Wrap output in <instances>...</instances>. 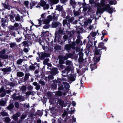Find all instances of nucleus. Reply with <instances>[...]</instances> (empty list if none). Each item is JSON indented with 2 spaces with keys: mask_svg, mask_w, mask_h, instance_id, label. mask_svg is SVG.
<instances>
[{
  "mask_svg": "<svg viewBox=\"0 0 123 123\" xmlns=\"http://www.w3.org/2000/svg\"><path fill=\"white\" fill-rule=\"evenodd\" d=\"M30 43L31 44V42L30 41V40L27 41H25L23 42L22 44H23V46L25 47H28L29 45L28 43Z\"/></svg>",
  "mask_w": 123,
  "mask_h": 123,
  "instance_id": "nucleus-16",
  "label": "nucleus"
},
{
  "mask_svg": "<svg viewBox=\"0 0 123 123\" xmlns=\"http://www.w3.org/2000/svg\"><path fill=\"white\" fill-rule=\"evenodd\" d=\"M14 105L15 107L17 109H18L19 107V103L17 102H15Z\"/></svg>",
  "mask_w": 123,
  "mask_h": 123,
  "instance_id": "nucleus-45",
  "label": "nucleus"
},
{
  "mask_svg": "<svg viewBox=\"0 0 123 123\" xmlns=\"http://www.w3.org/2000/svg\"><path fill=\"white\" fill-rule=\"evenodd\" d=\"M49 35V31H46L44 32V31H42L41 32V37H48Z\"/></svg>",
  "mask_w": 123,
  "mask_h": 123,
  "instance_id": "nucleus-13",
  "label": "nucleus"
},
{
  "mask_svg": "<svg viewBox=\"0 0 123 123\" xmlns=\"http://www.w3.org/2000/svg\"><path fill=\"white\" fill-rule=\"evenodd\" d=\"M78 62H83V57H79L78 59Z\"/></svg>",
  "mask_w": 123,
  "mask_h": 123,
  "instance_id": "nucleus-58",
  "label": "nucleus"
},
{
  "mask_svg": "<svg viewBox=\"0 0 123 123\" xmlns=\"http://www.w3.org/2000/svg\"><path fill=\"white\" fill-rule=\"evenodd\" d=\"M64 61L63 59H60L59 61V64H63L64 63Z\"/></svg>",
  "mask_w": 123,
  "mask_h": 123,
  "instance_id": "nucleus-55",
  "label": "nucleus"
},
{
  "mask_svg": "<svg viewBox=\"0 0 123 123\" xmlns=\"http://www.w3.org/2000/svg\"><path fill=\"white\" fill-rule=\"evenodd\" d=\"M62 24L59 22H53L52 24V27L53 28H56L57 27H60V26H61Z\"/></svg>",
  "mask_w": 123,
  "mask_h": 123,
  "instance_id": "nucleus-14",
  "label": "nucleus"
},
{
  "mask_svg": "<svg viewBox=\"0 0 123 123\" xmlns=\"http://www.w3.org/2000/svg\"><path fill=\"white\" fill-rule=\"evenodd\" d=\"M78 54L79 56V57H83L84 54L82 52H80L78 53Z\"/></svg>",
  "mask_w": 123,
  "mask_h": 123,
  "instance_id": "nucleus-59",
  "label": "nucleus"
},
{
  "mask_svg": "<svg viewBox=\"0 0 123 123\" xmlns=\"http://www.w3.org/2000/svg\"><path fill=\"white\" fill-rule=\"evenodd\" d=\"M49 24H45L43 26V28L44 29H47L50 27Z\"/></svg>",
  "mask_w": 123,
  "mask_h": 123,
  "instance_id": "nucleus-56",
  "label": "nucleus"
},
{
  "mask_svg": "<svg viewBox=\"0 0 123 123\" xmlns=\"http://www.w3.org/2000/svg\"><path fill=\"white\" fill-rule=\"evenodd\" d=\"M17 94L15 93L12 95V98L14 100H19L20 96H16Z\"/></svg>",
  "mask_w": 123,
  "mask_h": 123,
  "instance_id": "nucleus-21",
  "label": "nucleus"
},
{
  "mask_svg": "<svg viewBox=\"0 0 123 123\" xmlns=\"http://www.w3.org/2000/svg\"><path fill=\"white\" fill-rule=\"evenodd\" d=\"M63 84L64 85V88L68 90L69 89L70 87V85L68 83L66 82H64Z\"/></svg>",
  "mask_w": 123,
  "mask_h": 123,
  "instance_id": "nucleus-24",
  "label": "nucleus"
},
{
  "mask_svg": "<svg viewBox=\"0 0 123 123\" xmlns=\"http://www.w3.org/2000/svg\"><path fill=\"white\" fill-rule=\"evenodd\" d=\"M47 19L50 22L51 21L52 19V16L51 15L48 16H47Z\"/></svg>",
  "mask_w": 123,
  "mask_h": 123,
  "instance_id": "nucleus-52",
  "label": "nucleus"
},
{
  "mask_svg": "<svg viewBox=\"0 0 123 123\" xmlns=\"http://www.w3.org/2000/svg\"><path fill=\"white\" fill-rule=\"evenodd\" d=\"M62 79L60 78H57V83H58V86H59V85H62Z\"/></svg>",
  "mask_w": 123,
  "mask_h": 123,
  "instance_id": "nucleus-36",
  "label": "nucleus"
},
{
  "mask_svg": "<svg viewBox=\"0 0 123 123\" xmlns=\"http://www.w3.org/2000/svg\"><path fill=\"white\" fill-rule=\"evenodd\" d=\"M56 94L57 97L61 96L62 95V92L60 91H59L56 92Z\"/></svg>",
  "mask_w": 123,
  "mask_h": 123,
  "instance_id": "nucleus-38",
  "label": "nucleus"
},
{
  "mask_svg": "<svg viewBox=\"0 0 123 123\" xmlns=\"http://www.w3.org/2000/svg\"><path fill=\"white\" fill-rule=\"evenodd\" d=\"M9 16L10 17V19L11 20V21L12 22H14L15 20L13 19L14 17V14H13V15H12L10 14Z\"/></svg>",
  "mask_w": 123,
  "mask_h": 123,
  "instance_id": "nucleus-47",
  "label": "nucleus"
},
{
  "mask_svg": "<svg viewBox=\"0 0 123 123\" xmlns=\"http://www.w3.org/2000/svg\"><path fill=\"white\" fill-rule=\"evenodd\" d=\"M63 85H61L60 86H59L58 87V90L59 91L62 90L63 89Z\"/></svg>",
  "mask_w": 123,
  "mask_h": 123,
  "instance_id": "nucleus-63",
  "label": "nucleus"
},
{
  "mask_svg": "<svg viewBox=\"0 0 123 123\" xmlns=\"http://www.w3.org/2000/svg\"><path fill=\"white\" fill-rule=\"evenodd\" d=\"M39 83L42 85H45V82L41 80H40L39 81Z\"/></svg>",
  "mask_w": 123,
  "mask_h": 123,
  "instance_id": "nucleus-62",
  "label": "nucleus"
},
{
  "mask_svg": "<svg viewBox=\"0 0 123 123\" xmlns=\"http://www.w3.org/2000/svg\"><path fill=\"white\" fill-rule=\"evenodd\" d=\"M26 89V87L25 86H23L21 87V90L22 91H25Z\"/></svg>",
  "mask_w": 123,
  "mask_h": 123,
  "instance_id": "nucleus-50",
  "label": "nucleus"
},
{
  "mask_svg": "<svg viewBox=\"0 0 123 123\" xmlns=\"http://www.w3.org/2000/svg\"><path fill=\"white\" fill-rule=\"evenodd\" d=\"M14 106L13 103H11L7 107V108L8 110H10L12 109L14 107Z\"/></svg>",
  "mask_w": 123,
  "mask_h": 123,
  "instance_id": "nucleus-27",
  "label": "nucleus"
},
{
  "mask_svg": "<svg viewBox=\"0 0 123 123\" xmlns=\"http://www.w3.org/2000/svg\"><path fill=\"white\" fill-rule=\"evenodd\" d=\"M49 1L50 2L54 5L58 3L59 2V0H49Z\"/></svg>",
  "mask_w": 123,
  "mask_h": 123,
  "instance_id": "nucleus-29",
  "label": "nucleus"
},
{
  "mask_svg": "<svg viewBox=\"0 0 123 123\" xmlns=\"http://www.w3.org/2000/svg\"><path fill=\"white\" fill-rule=\"evenodd\" d=\"M37 38V37L34 33L31 34H28V39L29 40H32L31 37H32V39L34 40V37Z\"/></svg>",
  "mask_w": 123,
  "mask_h": 123,
  "instance_id": "nucleus-17",
  "label": "nucleus"
},
{
  "mask_svg": "<svg viewBox=\"0 0 123 123\" xmlns=\"http://www.w3.org/2000/svg\"><path fill=\"white\" fill-rule=\"evenodd\" d=\"M8 85L10 86L13 87L15 86V84L14 82H10L9 83Z\"/></svg>",
  "mask_w": 123,
  "mask_h": 123,
  "instance_id": "nucleus-60",
  "label": "nucleus"
},
{
  "mask_svg": "<svg viewBox=\"0 0 123 123\" xmlns=\"http://www.w3.org/2000/svg\"><path fill=\"white\" fill-rule=\"evenodd\" d=\"M2 70L5 73H7L8 72H11L12 71V69L11 67H9L8 68H2Z\"/></svg>",
  "mask_w": 123,
  "mask_h": 123,
  "instance_id": "nucleus-19",
  "label": "nucleus"
},
{
  "mask_svg": "<svg viewBox=\"0 0 123 123\" xmlns=\"http://www.w3.org/2000/svg\"><path fill=\"white\" fill-rule=\"evenodd\" d=\"M76 45L75 42L73 41L72 42V44L69 43L66 44L65 46L64 49L67 51L69 52L72 48L73 49H75Z\"/></svg>",
  "mask_w": 123,
  "mask_h": 123,
  "instance_id": "nucleus-1",
  "label": "nucleus"
},
{
  "mask_svg": "<svg viewBox=\"0 0 123 123\" xmlns=\"http://www.w3.org/2000/svg\"><path fill=\"white\" fill-rule=\"evenodd\" d=\"M61 49V46L59 45H55L54 47V49L55 51L59 50H60Z\"/></svg>",
  "mask_w": 123,
  "mask_h": 123,
  "instance_id": "nucleus-33",
  "label": "nucleus"
},
{
  "mask_svg": "<svg viewBox=\"0 0 123 123\" xmlns=\"http://www.w3.org/2000/svg\"><path fill=\"white\" fill-rule=\"evenodd\" d=\"M2 4L3 5L4 7L6 9L10 10V6L8 4H7L6 3V2L4 3H2Z\"/></svg>",
  "mask_w": 123,
  "mask_h": 123,
  "instance_id": "nucleus-23",
  "label": "nucleus"
},
{
  "mask_svg": "<svg viewBox=\"0 0 123 123\" xmlns=\"http://www.w3.org/2000/svg\"><path fill=\"white\" fill-rule=\"evenodd\" d=\"M6 53V50L5 49H3L0 51V58L3 59H7L9 57V56L6 54H5Z\"/></svg>",
  "mask_w": 123,
  "mask_h": 123,
  "instance_id": "nucleus-4",
  "label": "nucleus"
},
{
  "mask_svg": "<svg viewBox=\"0 0 123 123\" xmlns=\"http://www.w3.org/2000/svg\"><path fill=\"white\" fill-rule=\"evenodd\" d=\"M95 5L97 7V11L96 12V14L97 13L102 14L105 11V6L102 8L99 3H96Z\"/></svg>",
  "mask_w": 123,
  "mask_h": 123,
  "instance_id": "nucleus-2",
  "label": "nucleus"
},
{
  "mask_svg": "<svg viewBox=\"0 0 123 123\" xmlns=\"http://www.w3.org/2000/svg\"><path fill=\"white\" fill-rule=\"evenodd\" d=\"M97 42V40L95 41L94 42V45L95 48L94 54L96 55H99L101 56L102 52L103 51L97 48V45H96Z\"/></svg>",
  "mask_w": 123,
  "mask_h": 123,
  "instance_id": "nucleus-3",
  "label": "nucleus"
},
{
  "mask_svg": "<svg viewBox=\"0 0 123 123\" xmlns=\"http://www.w3.org/2000/svg\"><path fill=\"white\" fill-rule=\"evenodd\" d=\"M29 2L28 1H25L24 2V4L26 7H28Z\"/></svg>",
  "mask_w": 123,
  "mask_h": 123,
  "instance_id": "nucleus-54",
  "label": "nucleus"
},
{
  "mask_svg": "<svg viewBox=\"0 0 123 123\" xmlns=\"http://www.w3.org/2000/svg\"><path fill=\"white\" fill-rule=\"evenodd\" d=\"M104 45L105 43H104L100 42L98 44V46L97 45V47L102 50H103V51H105L106 50L107 48L104 46Z\"/></svg>",
  "mask_w": 123,
  "mask_h": 123,
  "instance_id": "nucleus-5",
  "label": "nucleus"
},
{
  "mask_svg": "<svg viewBox=\"0 0 123 123\" xmlns=\"http://www.w3.org/2000/svg\"><path fill=\"white\" fill-rule=\"evenodd\" d=\"M40 54L41 56L40 57V59L41 60H44L45 57H48L50 55L49 54L45 52H41Z\"/></svg>",
  "mask_w": 123,
  "mask_h": 123,
  "instance_id": "nucleus-9",
  "label": "nucleus"
},
{
  "mask_svg": "<svg viewBox=\"0 0 123 123\" xmlns=\"http://www.w3.org/2000/svg\"><path fill=\"white\" fill-rule=\"evenodd\" d=\"M62 23L63 26H65L66 25L68 26L69 25H70L68 23V20L67 19L63 20L62 22Z\"/></svg>",
  "mask_w": 123,
  "mask_h": 123,
  "instance_id": "nucleus-31",
  "label": "nucleus"
},
{
  "mask_svg": "<svg viewBox=\"0 0 123 123\" xmlns=\"http://www.w3.org/2000/svg\"><path fill=\"white\" fill-rule=\"evenodd\" d=\"M56 8L59 11H61L62 9V6L60 5L56 6Z\"/></svg>",
  "mask_w": 123,
  "mask_h": 123,
  "instance_id": "nucleus-40",
  "label": "nucleus"
},
{
  "mask_svg": "<svg viewBox=\"0 0 123 123\" xmlns=\"http://www.w3.org/2000/svg\"><path fill=\"white\" fill-rule=\"evenodd\" d=\"M49 69L51 70V71H49V72L51 75H55L58 74L59 72L58 70V69L56 68H53L52 69L50 68Z\"/></svg>",
  "mask_w": 123,
  "mask_h": 123,
  "instance_id": "nucleus-10",
  "label": "nucleus"
},
{
  "mask_svg": "<svg viewBox=\"0 0 123 123\" xmlns=\"http://www.w3.org/2000/svg\"><path fill=\"white\" fill-rule=\"evenodd\" d=\"M102 35L103 36L104 35V36H105V35L107 34V32L105 30H103L102 31Z\"/></svg>",
  "mask_w": 123,
  "mask_h": 123,
  "instance_id": "nucleus-61",
  "label": "nucleus"
},
{
  "mask_svg": "<svg viewBox=\"0 0 123 123\" xmlns=\"http://www.w3.org/2000/svg\"><path fill=\"white\" fill-rule=\"evenodd\" d=\"M74 19V18L73 17H72L70 18H69L68 20V23L70 25V23H71V24H77L78 22V20H76L74 21H73Z\"/></svg>",
  "mask_w": 123,
  "mask_h": 123,
  "instance_id": "nucleus-11",
  "label": "nucleus"
},
{
  "mask_svg": "<svg viewBox=\"0 0 123 123\" xmlns=\"http://www.w3.org/2000/svg\"><path fill=\"white\" fill-rule=\"evenodd\" d=\"M68 36L67 35H64L63 36V38L64 42L66 41L68 39Z\"/></svg>",
  "mask_w": 123,
  "mask_h": 123,
  "instance_id": "nucleus-53",
  "label": "nucleus"
},
{
  "mask_svg": "<svg viewBox=\"0 0 123 123\" xmlns=\"http://www.w3.org/2000/svg\"><path fill=\"white\" fill-rule=\"evenodd\" d=\"M3 116H6L8 115V114L6 112L2 111L0 113Z\"/></svg>",
  "mask_w": 123,
  "mask_h": 123,
  "instance_id": "nucleus-41",
  "label": "nucleus"
},
{
  "mask_svg": "<svg viewBox=\"0 0 123 123\" xmlns=\"http://www.w3.org/2000/svg\"><path fill=\"white\" fill-rule=\"evenodd\" d=\"M90 67L92 71L93 70L97 68V66L96 65V63H94L93 64H92L91 65H90Z\"/></svg>",
  "mask_w": 123,
  "mask_h": 123,
  "instance_id": "nucleus-26",
  "label": "nucleus"
},
{
  "mask_svg": "<svg viewBox=\"0 0 123 123\" xmlns=\"http://www.w3.org/2000/svg\"><path fill=\"white\" fill-rule=\"evenodd\" d=\"M105 11L109 13H112L114 11V9L112 7H110L109 4H107L105 6Z\"/></svg>",
  "mask_w": 123,
  "mask_h": 123,
  "instance_id": "nucleus-7",
  "label": "nucleus"
},
{
  "mask_svg": "<svg viewBox=\"0 0 123 123\" xmlns=\"http://www.w3.org/2000/svg\"><path fill=\"white\" fill-rule=\"evenodd\" d=\"M49 58L45 59L43 61V64L44 65H46L49 62Z\"/></svg>",
  "mask_w": 123,
  "mask_h": 123,
  "instance_id": "nucleus-37",
  "label": "nucleus"
},
{
  "mask_svg": "<svg viewBox=\"0 0 123 123\" xmlns=\"http://www.w3.org/2000/svg\"><path fill=\"white\" fill-rule=\"evenodd\" d=\"M19 24L18 23H15L13 25H10L9 26V30L10 31L16 30L17 31H19V29L18 28Z\"/></svg>",
  "mask_w": 123,
  "mask_h": 123,
  "instance_id": "nucleus-6",
  "label": "nucleus"
},
{
  "mask_svg": "<svg viewBox=\"0 0 123 123\" xmlns=\"http://www.w3.org/2000/svg\"><path fill=\"white\" fill-rule=\"evenodd\" d=\"M35 68L36 67L35 66H31L30 65L29 67V70H35Z\"/></svg>",
  "mask_w": 123,
  "mask_h": 123,
  "instance_id": "nucleus-42",
  "label": "nucleus"
},
{
  "mask_svg": "<svg viewBox=\"0 0 123 123\" xmlns=\"http://www.w3.org/2000/svg\"><path fill=\"white\" fill-rule=\"evenodd\" d=\"M115 1V3H114V2L112 0H111L109 2V4L111 5H112L113 4L114 5L116 4L117 3V2L116 1V0H113Z\"/></svg>",
  "mask_w": 123,
  "mask_h": 123,
  "instance_id": "nucleus-48",
  "label": "nucleus"
},
{
  "mask_svg": "<svg viewBox=\"0 0 123 123\" xmlns=\"http://www.w3.org/2000/svg\"><path fill=\"white\" fill-rule=\"evenodd\" d=\"M101 56L99 55L98 57L96 56H95L93 57V61H94L95 63H97L98 62H99L100 60V58Z\"/></svg>",
  "mask_w": 123,
  "mask_h": 123,
  "instance_id": "nucleus-18",
  "label": "nucleus"
},
{
  "mask_svg": "<svg viewBox=\"0 0 123 123\" xmlns=\"http://www.w3.org/2000/svg\"><path fill=\"white\" fill-rule=\"evenodd\" d=\"M52 19L55 20H56L57 19V18L56 16V14L54 13L53 14L52 16Z\"/></svg>",
  "mask_w": 123,
  "mask_h": 123,
  "instance_id": "nucleus-44",
  "label": "nucleus"
},
{
  "mask_svg": "<svg viewBox=\"0 0 123 123\" xmlns=\"http://www.w3.org/2000/svg\"><path fill=\"white\" fill-rule=\"evenodd\" d=\"M40 6L42 7H44L46 5V2L45 1H40Z\"/></svg>",
  "mask_w": 123,
  "mask_h": 123,
  "instance_id": "nucleus-35",
  "label": "nucleus"
},
{
  "mask_svg": "<svg viewBox=\"0 0 123 123\" xmlns=\"http://www.w3.org/2000/svg\"><path fill=\"white\" fill-rule=\"evenodd\" d=\"M71 61L68 60L66 62V65L69 66L71 65Z\"/></svg>",
  "mask_w": 123,
  "mask_h": 123,
  "instance_id": "nucleus-57",
  "label": "nucleus"
},
{
  "mask_svg": "<svg viewBox=\"0 0 123 123\" xmlns=\"http://www.w3.org/2000/svg\"><path fill=\"white\" fill-rule=\"evenodd\" d=\"M42 111H41L40 110H37V111L36 112L35 114L36 115H38L39 116L41 117L42 116L43 114V110H42Z\"/></svg>",
  "mask_w": 123,
  "mask_h": 123,
  "instance_id": "nucleus-22",
  "label": "nucleus"
},
{
  "mask_svg": "<svg viewBox=\"0 0 123 123\" xmlns=\"http://www.w3.org/2000/svg\"><path fill=\"white\" fill-rule=\"evenodd\" d=\"M55 38L54 39V42L56 43L57 42H59L61 40V35L59 34L56 31L55 33Z\"/></svg>",
  "mask_w": 123,
  "mask_h": 123,
  "instance_id": "nucleus-8",
  "label": "nucleus"
},
{
  "mask_svg": "<svg viewBox=\"0 0 123 123\" xmlns=\"http://www.w3.org/2000/svg\"><path fill=\"white\" fill-rule=\"evenodd\" d=\"M49 4H46V5L43 7V9H47L49 8Z\"/></svg>",
  "mask_w": 123,
  "mask_h": 123,
  "instance_id": "nucleus-64",
  "label": "nucleus"
},
{
  "mask_svg": "<svg viewBox=\"0 0 123 123\" xmlns=\"http://www.w3.org/2000/svg\"><path fill=\"white\" fill-rule=\"evenodd\" d=\"M59 30H58V32L60 34L62 35L63 34V32L64 31V28H63L62 29L61 26H60L59 27H58Z\"/></svg>",
  "mask_w": 123,
  "mask_h": 123,
  "instance_id": "nucleus-20",
  "label": "nucleus"
},
{
  "mask_svg": "<svg viewBox=\"0 0 123 123\" xmlns=\"http://www.w3.org/2000/svg\"><path fill=\"white\" fill-rule=\"evenodd\" d=\"M10 47L12 48L15 46L16 44L14 43H10Z\"/></svg>",
  "mask_w": 123,
  "mask_h": 123,
  "instance_id": "nucleus-49",
  "label": "nucleus"
},
{
  "mask_svg": "<svg viewBox=\"0 0 123 123\" xmlns=\"http://www.w3.org/2000/svg\"><path fill=\"white\" fill-rule=\"evenodd\" d=\"M11 120L8 117H5V122L7 123H9V122L11 121Z\"/></svg>",
  "mask_w": 123,
  "mask_h": 123,
  "instance_id": "nucleus-43",
  "label": "nucleus"
},
{
  "mask_svg": "<svg viewBox=\"0 0 123 123\" xmlns=\"http://www.w3.org/2000/svg\"><path fill=\"white\" fill-rule=\"evenodd\" d=\"M23 59H19L17 61V64L18 65H20L23 62Z\"/></svg>",
  "mask_w": 123,
  "mask_h": 123,
  "instance_id": "nucleus-46",
  "label": "nucleus"
},
{
  "mask_svg": "<svg viewBox=\"0 0 123 123\" xmlns=\"http://www.w3.org/2000/svg\"><path fill=\"white\" fill-rule=\"evenodd\" d=\"M81 42V44H80L82 45V41H81L80 39V38H78L76 39L75 43H76L77 44H79Z\"/></svg>",
  "mask_w": 123,
  "mask_h": 123,
  "instance_id": "nucleus-34",
  "label": "nucleus"
},
{
  "mask_svg": "<svg viewBox=\"0 0 123 123\" xmlns=\"http://www.w3.org/2000/svg\"><path fill=\"white\" fill-rule=\"evenodd\" d=\"M17 76L19 77H21L23 76L24 75V73L21 72H18L17 73Z\"/></svg>",
  "mask_w": 123,
  "mask_h": 123,
  "instance_id": "nucleus-32",
  "label": "nucleus"
},
{
  "mask_svg": "<svg viewBox=\"0 0 123 123\" xmlns=\"http://www.w3.org/2000/svg\"><path fill=\"white\" fill-rule=\"evenodd\" d=\"M14 16L15 18V19L16 21H20L21 19V18L20 16L18 14H14Z\"/></svg>",
  "mask_w": 123,
  "mask_h": 123,
  "instance_id": "nucleus-25",
  "label": "nucleus"
},
{
  "mask_svg": "<svg viewBox=\"0 0 123 123\" xmlns=\"http://www.w3.org/2000/svg\"><path fill=\"white\" fill-rule=\"evenodd\" d=\"M29 75H30V74L29 73L28 74L27 73L25 74L23 81L26 82L27 80L29 78Z\"/></svg>",
  "mask_w": 123,
  "mask_h": 123,
  "instance_id": "nucleus-30",
  "label": "nucleus"
},
{
  "mask_svg": "<svg viewBox=\"0 0 123 123\" xmlns=\"http://www.w3.org/2000/svg\"><path fill=\"white\" fill-rule=\"evenodd\" d=\"M12 118L15 121H17L18 119V117L15 114H14L12 116Z\"/></svg>",
  "mask_w": 123,
  "mask_h": 123,
  "instance_id": "nucleus-51",
  "label": "nucleus"
},
{
  "mask_svg": "<svg viewBox=\"0 0 123 123\" xmlns=\"http://www.w3.org/2000/svg\"><path fill=\"white\" fill-rule=\"evenodd\" d=\"M37 2L36 1H33L30 3V8L32 9V7L35 6V4H37Z\"/></svg>",
  "mask_w": 123,
  "mask_h": 123,
  "instance_id": "nucleus-28",
  "label": "nucleus"
},
{
  "mask_svg": "<svg viewBox=\"0 0 123 123\" xmlns=\"http://www.w3.org/2000/svg\"><path fill=\"white\" fill-rule=\"evenodd\" d=\"M57 102L58 103L59 105L61 106H65V104L64 102L61 98H58Z\"/></svg>",
  "mask_w": 123,
  "mask_h": 123,
  "instance_id": "nucleus-15",
  "label": "nucleus"
},
{
  "mask_svg": "<svg viewBox=\"0 0 123 123\" xmlns=\"http://www.w3.org/2000/svg\"><path fill=\"white\" fill-rule=\"evenodd\" d=\"M53 83L51 85V88L52 89H55L57 88V80L55 79L53 81Z\"/></svg>",
  "mask_w": 123,
  "mask_h": 123,
  "instance_id": "nucleus-12",
  "label": "nucleus"
},
{
  "mask_svg": "<svg viewBox=\"0 0 123 123\" xmlns=\"http://www.w3.org/2000/svg\"><path fill=\"white\" fill-rule=\"evenodd\" d=\"M50 21L47 19H45L43 20V24H49Z\"/></svg>",
  "mask_w": 123,
  "mask_h": 123,
  "instance_id": "nucleus-39",
  "label": "nucleus"
}]
</instances>
